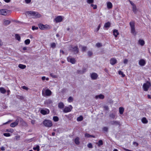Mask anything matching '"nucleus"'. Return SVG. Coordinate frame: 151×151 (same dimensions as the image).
Wrapping results in <instances>:
<instances>
[{
  "mask_svg": "<svg viewBox=\"0 0 151 151\" xmlns=\"http://www.w3.org/2000/svg\"><path fill=\"white\" fill-rule=\"evenodd\" d=\"M27 14L29 17L33 18H37L41 16V14L37 12L33 11H30L27 12Z\"/></svg>",
  "mask_w": 151,
  "mask_h": 151,
  "instance_id": "obj_1",
  "label": "nucleus"
},
{
  "mask_svg": "<svg viewBox=\"0 0 151 151\" xmlns=\"http://www.w3.org/2000/svg\"><path fill=\"white\" fill-rule=\"evenodd\" d=\"M129 25L131 28V33L133 35H136L137 32L135 30L134 22L132 21L130 22Z\"/></svg>",
  "mask_w": 151,
  "mask_h": 151,
  "instance_id": "obj_2",
  "label": "nucleus"
},
{
  "mask_svg": "<svg viewBox=\"0 0 151 151\" xmlns=\"http://www.w3.org/2000/svg\"><path fill=\"white\" fill-rule=\"evenodd\" d=\"M142 88L145 91H147L149 88H151V84L150 82L147 81L144 83L142 86Z\"/></svg>",
  "mask_w": 151,
  "mask_h": 151,
  "instance_id": "obj_3",
  "label": "nucleus"
},
{
  "mask_svg": "<svg viewBox=\"0 0 151 151\" xmlns=\"http://www.w3.org/2000/svg\"><path fill=\"white\" fill-rule=\"evenodd\" d=\"M52 93L51 91L49 89H43L42 90V95L44 96H50Z\"/></svg>",
  "mask_w": 151,
  "mask_h": 151,
  "instance_id": "obj_4",
  "label": "nucleus"
},
{
  "mask_svg": "<svg viewBox=\"0 0 151 151\" xmlns=\"http://www.w3.org/2000/svg\"><path fill=\"white\" fill-rule=\"evenodd\" d=\"M43 124L45 127H50L52 126V123L50 120L45 119L43 122Z\"/></svg>",
  "mask_w": 151,
  "mask_h": 151,
  "instance_id": "obj_5",
  "label": "nucleus"
},
{
  "mask_svg": "<svg viewBox=\"0 0 151 151\" xmlns=\"http://www.w3.org/2000/svg\"><path fill=\"white\" fill-rule=\"evenodd\" d=\"M10 11L6 9H3L0 10V14L6 16L9 14Z\"/></svg>",
  "mask_w": 151,
  "mask_h": 151,
  "instance_id": "obj_6",
  "label": "nucleus"
},
{
  "mask_svg": "<svg viewBox=\"0 0 151 151\" xmlns=\"http://www.w3.org/2000/svg\"><path fill=\"white\" fill-rule=\"evenodd\" d=\"M39 28L42 30L49 29L51 28L50 27L49 25L47 24L44 25L43 24H40L39 25Z\"/></svg>",
  "mask_w": 151,
  "mask_h": 151,
  "instance_id": "obj_7",
  "label": "nucleus"
},
{
  "mask_svg": "<svg viewBox=\"0 0 151 151\" xmlns=\"http://www.w3.org/2000/svg\"><path fill=\"white\" fill-rule=\"evenodd\" d=\"M63 18V17L61 16H58L56 17L54 21L56 23H58L61 22Z\"/></svg>",
  "mask_w": 151,
  "mask_h": 151,
  "instance_id": "obj_8",
  "label": "nucleus"
},
{
  "mask_svg": "<svg viewBox=\"0 0 151 151\" xmlns=\"http://www.w3.org/2000/svg\"><path fill=\"white\" fill-rule=\"evenodd\" d=\"M129 1L131 5L132 6V11L133 12L135 13H136L137 10L136 8V7L135 5L131 1L129 0Z\"/></svg>",
  "mask_w": 151,
  "mask_h": 151,
  "instance_id": "obj_9",
  "label": "nucleus"
},
{
  "mask_svg": "<svg viewBox=\"0 0 151 151\" xmlns=\"http://www.w3.org/2000/svg\"><path fill=\"white\" fill-rule=\"evenodd\" d=\"M72 109V107L71 105L65 107L63 109V111L64 113H67L70 112Z\"/></svg>",
  "mask_w": 151,
  "mask_h": 151,
  "instance_id": "obj_10",
  "label": "nucleus"
},
{
  "mask_svg": "<svg viewBox=\"0 0 151 151\" xmlns=\"http://www.w3.org/2000/svg\"><path fill=\"white\" fill-rule=\"evenodd\" d=\"M139 64L141 66H145L146 63V61L144 59H141L139 60Z\"/></svg>",
  "mask_w": 151,
  "mask_h": 151,
  "instance_id": "obj_11",
  "label": "nucleus"
},
{
  "mask_svg": "<svg viewBox=\"0 0 151 151\" xmlns=\"http://www.w3.org/2000/svg\"><path fill=\"white\" fill-rule=\"evenodd\" d=\"M67 60L73 64H74L75 63V59L74 58H72L70 56L68 57L67 58Z\"/></svg>",
  "mask_w": 151,
  "mask_h": 151,
  "instance_id": "obj_12",
  "label": "nucleus"
},
{
  "mask_svg": "<svg viewBox=\"0 0 151 151\" xmlns=\"http://www.w3.org/2000/svg\"><path fill=\"white\" fill-rule=\"evenodd\" d=\"M106 6L108 9H111L113 7V4L112 3L109 1H108L106 2Z\"/></svg>",
  "mask_w": 151,
  "mask_h": 151,
  "instance_id": "obj_13",
  "label": "nucleus"
},
{
  "mask_svg": "<svg viewBox=\"0 0 151 151\" xmlns=\"http://www.w3.org/2000/svg\"><path fill=\"white\" fill-rule=\"evenodd\" d=\"M138 44L141 46H143L145 44V42L142 39H139L138 41Z\"/></svg>",
  "mask_w": 151,
  "mask_h": 151,
  "instance_id": "obj_14",
  "label": "nucleus"
},
{
  "mask_svg": "<svg viewBox=\"0 0 151 151\" xmlns=\"http://www.w3.org/2000/svg\"><path fill=\"white\" fill-rule=\"evenodd\" d=\"M19 120L18 119H17L14 122L12 123L10 126L11 127H14L16 126L19 123Z\"/></svg>",
  "mask_w": 151,
  "mask_h": 151,
  "instance_id": "obj_15",
  "label": "nucleus"
},
{
  "mask_svg": "<svg viewBox=\"0 0 151 151\" xmlns=\"http://www.w3.org/2000/svg\"><path fill=\"white\" fill-rule=\"evenodd\" d=\"M117 62L115 58H111L110 61V63L112 65H113L115 64Z\"/></svg>",
  "mask_w": 151,
  "mask_h": 151,
  "instance_id": "obj_16",
  "label": "nucleus"
},
{
  "mask_svg": "<svg viewBox=\"0 0 151 151\" xmlns=\"http://www.w3.org/2000/svg\"><path fill=\"white\" fill-rule=\"evenodd\" d=\"M50 111L48 109L44 110L42 109L40 111V113L44 115L48 114L49 113Z\"/></svg>",
  "mask_w": 151,
  "mask_h": 151,
  "instance_id": "obj_17",
  "label": "nucleus"
},
{
  "mask_svg": "<svg viewBox=\"0 0 151 151\" xmlns=\"http://www.w3.org/2000/svg\"><path fill=\"white\" fill-rule=\"evenodd\" d=\"M98 75L95 73H93L91 75V77L92 79H96Z\"/></svg>",
  "mask_w": 151,
  "mask_h": 151,
  "instance_id": "obj_18",
  "label": "nucleus"
},
{
  "mask_svg": "<svg viewBox=\"0 0 151 151\" xmlns=\"http://www.w3.org/2000/svg\"><path fill=\"white\" fill-rule=\"evenodd\" d=\"M119 33L117 30L116 29H114L113 31V35L115 37H117L118 35H119Z\"/></svg>",
  "mask_w": 151,
  "mask_h": 151,
  "instance_id": "obj_19",
  "label": "nucleus"
},
{
  "mask_svg": "<svg viewBox=\"0 0 151 151\" xmlns=\"http://www.w3.org/2000/svg\"><path fill=\"white\" fill-rule=\"evenodd\" d=\"M64 104L63 102H60L58 104V106L59 109H63L64 108Z\"/></svg>",
  "mask_w": 151,
  "mask_h": 151,
  "instance_id": "obj_20",
  "label": "nucleus"
},
{
  "mask_svg": "<svg viewBox=\"0 0 151 151\" xmlns=\"http://www.w3.org/2000/svg\"><path fill=\"white\" fill-rule=\"evenodd\" d=\"M104 98V95L101 94L99 95L96 96L95 98L96 99H103Z\"/></svg>",
  "mask_w": 151,
  "mask_h": 151,
  "instance_id": "obj_21",
  "label": "nucleus"
},
{
  "mask_svg": "<svg viewBox=\"0 0 151 151\" xmlns=\"http://www.w3.org/2000/svg\"><path fill=\"white\" fill-rule=\"evenodd\" d=\"M142 122V123L143 124H147L148 122V121L146 119V118L145 117H143L142 118V119H141Z\"/></svg>",
  "mask_w": 151,
  "mask_h": 151,
  "instance_id": "obj_22",
  "label": "nucleus"
},
{
  "mask_svg": "<svg viewBox=\"0 0 151 151\" xmlns=\"http://www.w3.org/2000/svg\"><path fill=\"white\" fill-rule=\"evenodd\" d=\"M111 124L113 125H120V122L117 121H114L111 122Z\"/></svg>",
  "mask_w": 151,
  "mask_h": 151,
  "instance_id": "obj_23",
  "label": "nucleus"
},
{
  "mask_svg": "<svg viewBox=\"0 0 151 151\" xmlns=\"http://www.w3.org/2000/svg\"><path fill=\"white\" fill-rule=\"evenodd\" d=\"M4 24L5 25H8L10 23V21L8 20H4Z\"/></svg>",
  "mask_w": 151,
  "mask_h": 151,
  "instance_id": "obj_24",
  "label": "nucleus"
},
{
  "mask_svg": "<svg viewBox=\"0 0 151 151\" xmlns=\"http://www.w3.org/2000/svg\"><path fill=\"white\" fill-rule=\"evenodd\" d=\"M0 92L2 93H4L6 92V90L3 87L0 88Z\"/></svg>",
  "mask_w": 151,
  "mask_h": 151,
  "instance_id": "obj_25",
  "label": "nucleus"
},
{
  "mask_svg": "<svg viewBox=\"0 0 151 151\" xmlns=\"http://www.w3.org/2000/svg\"><path fill=\"white\" fill-rule=\"evenodd\" d=\"M119 112L120 114H122L124 111V108L122 107H120L119 108Z\"/></svg>",
  "mask_w": 151,
  "mask_h": 151,
  "instance_id": "obj_26",
  "label": "nucleus"
},
{
  "mask_svg": "<svg viewBox=\"0 0 151 151\" xmlns=\"http://www.w3.org/2000/svg\"><path fill=\"white\" fill-rule=\"evenodd\" d=\"M110 117L113 119H116V116L115 114L114 113H112L110 115Z\"/></svg>",
  "mask_w": 151,
  "mask_h": 151,
  "instance_id": "obj_27",
  "label": "nucleus"
},
{
  "mask_svg": "<svg viewBox=\"0 0 151 151\" xmlns=\"http://www.w3.org/2000/svg\"><path fill=\"white\" fill-rule=\"evenodd\" d=\"M16 39L19 41H20L21 38L19 35L18 34H16L15 35Z\"/></svg>",
  "mask_w": 151,
  "mask_h": 151,
  "instance_id": "obj_28",
  "label": "nucleus"
},
{
  "mask_svg": "<svg viewBox=\"0 0 151 151\" xmlns=\"http://www.w3.org/2000/svg\"><path fill=\"white\" fill-rule=\"evenodd\" d=\"M18 67L20 68L23 69L26 67V66L24 65L19 64L18 65Z\"/></svg>",
  "mask_w": 151,
  "mask_h": 151,
  "instance_id": "obj_29",
  "label": "nucleus"
},
{
  "mask_svg": "<svg viewBox=\"0 0 151 151\" xmlns=\"http://www.w3.org/2000/svg\"><path fill=\"white\" fill-rule=\"evenodd\" d=\"M85 136L86 137V138H89L91 137H94V136L92 135H90L88 133H86L85 134Z\"/></svg>",
  "mask_w": 151,
  "mask_h": 151,
  "instance_id": "obj_30",
  "label": "nucleus"
},
{
  "mask_svg": "<svg viewBox=\"0 0 151 151\" xmlns=\"http://www.w3.org/2000/svg\"><path fill=\"white\" fill-rule=\"evenodd\" d=\"M86 1L87 4H90L94 2V0H86Z\"/></svg>",
  "mask_w": 151,
  "mask_h": 151,
  "instance_id": "obj_31",
  "label": "nucleus"
},
{
  "mask_svg": "<svg viewBox=\"0 0 151 151\" xmlns=\"http://www.w3.org/2000/svg\"><path fill=\"white\" fill-rule=\"evenodd\" d=\"M110 23L109 22H107L105 24L104 27L105 28H108L110 27Z\"/></svg>",
  "mask_w": 151,
  "mask_h": 151,
  "instance_id": "obj_32",
  "label": "nucleus"
},
{
  "mask_svg": "<svg viewBox=\"0 0 151 151\" xmlns=\"http://www.w3.org/2000/svg\"><path fill=\"white\" fill-rule=\"evenodd\" d=\"M83 117L82 116H80L79 117H78L77 120L78 121H81L83 120Z\"/></svg>",
  "mask_w": 151,
  "mask_h": 151,
  "instance_id": "obj_33",
  "label": "nucleus"
},
{
  "mask_svg": "<svg viewBox=\"0 0 151 151\" xmlns=\"http://www.w3.org/2000/svg\"><path fill=\"white\" fill-rule=\"evenodd\" d=\"M79 47L83 51H85L87 50V48L85 46H81Z\"/></svg>",
  "mask_w": 151,
  "mask_h": 151,
  "instance_id": "obj_34",
  "label": "nucleus"
},
{
  "mask_svg": "<svg viewBox=\"0 0 151 151\" xmlns=\"http://www.w3.org/2000/svg\"><path fill=\"white\" fill-rule=\"evenodd\" d=\"M90 6H91L93 7V9H96L97 8V5L96 4H94L93 3L91 4Z\"/></svg>",
  "mask_w": 151,
  "mask_h": 151,
  "instance_id": "obj_35",
  "label": "nucleus"
},
{
  "mask_svg": "<svg viewBox=\"0 0 151 151\" xmlns=\"http://www.w3.org/2000/svg\"><path fill=\"white\" fill-rule=\"evenodd\" d=\"M33 149L35 150H37V151H39L40 146L39 145H37L36 146V147H34L33 148Z\"/></svg>",
  "mask_w": 151,
  "mask_h": 151,
  "instance_id": "obj_36",
  "label": "nucleus"
},
{
  "mask_svg": "<svg viewBox=\"0 0 151 151\" xmlns=\"http://www.w3.org/2000/svg\"><path fill=\"white\" fill-rule=\"evenodd\" d=\"M98 146H100L101 145H102L103 144V141L101 140H100L98 142Z\"/></svg>",
  "mask_w": 151,
  "mask_h": 151,
  "instance_id": "obj_37",
  "label": "nucleus"
},
{
  "mask_svg": "<svg viewBox=\"0 0 151 151\" xmlns=\"http://www.w3.org/2000/svg\"><path fill=\"white\" fill-rule=\"evenodd\" d=\"M53 119L55 122H57L59 120L57 116H54L53 118Z\"/></svg>",
  "mask_w": 151,
  "mask_h": 151,
  "instance_id": "obj_38",
  "label": "nucleus"
},
{
  "mask_svg": "<svg viewBox=\"0 0 151 151\" xmlns=\"http://www.w3.org/2000/svg\"><path fill=\"white\" fill-rule=\"evenodd\" d=\"M24 42L25 44L27 45H28L30 43V40L29 39H27Z\"/></svg>",
  "mask_w": 151,
  "mask_h": 151,
  "instance_id": "obj_39",
  "label": "nucleus"
},
{
  "mask_svg": "<svg viewBox=\"0 0 151 151\" xmlns=\"http://www.w3.org/2000/svg\"><path fill=\"white\" fill-rule=\"evenodd\" d=\"M56 46V44L55 43H52L51 44L50 46L51 47L53 48H55Z\"/></svg>",
  "mask_w": 151,
  "mask_h": 151,
  "instance_id": "obj_40",
  "label": "nucleus"
},
{
  "mask_svg": "<svg viewBox=\"0 0 151 151\" xmlns=\"http://www.w3.org/2000/svg\"><path fill=\"white\" fill-rule=\"evenodd\" d=\"M73 99L71 97H69V98L68 99V101L69 102H72L73 101Z\"/></svg>",
  "mask_w": 151,
  "mask_h": 151,
  "instance_id": "obj_41",
  "label": "nucleus"
},
{
  "mask_svg": "<svg viewBox=\"0 0 151 151\" xmlns=\"http://www.w3.org/2000/svg\"><path fill=\"white\" fill-rule=\"evenodd\" d=\"M118 73L120 75H121L122 76V77H124L125 76V75L124 74L123 72H122L121 71L119 70L118 72Z\"/></svg>",
  "mask_w": 151,
  "mask_h": 151,
  "instance_id": "obj_42",
  "label": "nucleus"
},
{
  "mask_svg": "<svg viewBox=\"0 0 151 151\" xmlns=\"http://www.w3.org/2000/svg\"><path fill=\"white\" fill-rule=\"evenodd\" d=\"M128 62V60L127 59H124L123 60V62L124 64H127Z\"/></svg>",
  "mask_w": 151,
  "mask_h": 151,
  "instance_id": "obj_43",
  "label": "nucleus"
},
{
  "mask_svg": "<svg viewBox=\"0 0 151 151\" xmlns=\"http://www.w3.org/2000/svg\"><path fill=\"white\" fill-rule=\"evenodd\" d=\"M50 76L53 78H57V76L55 75H54L53 73H50Z\"/></svg>",
  "mask_w": 151,
  "mask_h": 151,
  "instance_id": "obj_44",
  "label": "nucleus"
},
{
  "mask_svg": "<svg viewBox=\"0 0 151 151\" xmlns=\"http://www.w3.org/2000/svg\"><path fill=\"white\" fill-rule=\"evenodd\" d=\"M79 138L78 137H76V145H78L79 143Z\"/></svg>",
  "mask_w": 151,
  "mask_h": 151,
  "instance_id": "obj_45",
  "label": "nucleus"
},
{
  "mask_svg": "<svg viewBox=\"0 0 151 151\" xmlns=\"http://www.w3.org/2000/svg\"><path fill=\"white\" fill-rule=\"evenodd\" d=\"M38 29V27H35V26H33L32 27V29L33 30H37Z\"/></svg>",
  "mask_w": 151,
  "mask_h": 151,
  "instance_id": "obj_46",
  "label": "nucleus"
},
{
  "mask_svg": "<svg viewBox=\"0 0 151 151\" xmlns=\"http://www.w3.org/2000/svg\"><path fill=\"white\" fill-rule=\"evenodd\" d=\"M93 54L92 52L91 51H89L88 52V55L89 56H91Z\"/></svg>",
  "mask_w": 151,
  "mask_h": 151,
  "instance_id": "obj_47",
  "label": "nucleus"
},
{
  "mask_svg": "<svg viewBox=\"0 0 151 151\" xmlns=\"http://www.w3.org/2000/svg\"><path fill=\"white\" fill-rule=\"evenodd\" d=\"M4 136L6 137H9L10 136L9 133H5L4 134Z\"/></svg>",
  "mask_w": 151,
  "mask_h": 151,
  "instance_id": "obj_48",
  "label": "nucleus"
},
{
  "mask_svg": "<svg viewBox=\"0 0 151 151\" xmlns=\"http://www.w3.org/2000/svg\"><path fill=\"white\" fill-rule=\"evenodd\" d=\"M101 45H102L101 44V43H97L96 44V46L98 47H100L101 46Z\"/></svg>",
  "mask_w": 151,
  "mask_h": 151,
  "instance_id": "obj_49",
  "label": "nucleus"
},
{
  "mask_svg": "<svg viewBox=\"0 0 151 151\" xmlns=\"http://www.w3.org/2000/svg\"><path fill=\"white\" fill-rule=\"evenodd\" d=\"M88 147L89 148H92V144L91 143H89L88 145Z\"/></svg>",
  "mask_w": 151,
  "mask_h": 151,
  "instance_id": "obj_50",
  "label": "nucleus"
},
{
  "mask_svg": "<svg viewBox=\"0 0 151 151\" xmlns=\"http://www.w3.org/2000/svg\"><path fill=\"white\" fill-rule=\"evenodd\" d=\"M101 27V26L100 24H99L97 29H96V31L97 32H98L99 31V29Z\"/></svg>",
  "mask_w": 151,
  "mask_h": 151,
  "instance_id": "obj_51",
  "label": "nucleus"
},
{
  "mask_svg": "<svg viewBox=\"0 0 151 151\" xmlns=\"http://www.w3.org/2000/svg\"><path fill=\"white\" fill-rule=\"evenodd\" d=\"M22 88L26 90H28V88L26 86H23L22 87Z\"/></svg>",
  "mask_w": 151,
  "mask_h": 151,
  "instance_id": "obj_52",
  "label": "nucleus"
},
{
  "mask_svg": "<svg viewBox=\"0 0 151 151\" xmlns=\"http://www.w3.org/2000/svg\"><path fill=\"white\" fill-rule=\"evenodd\" d=\"M108 129L107 127H104V128H103V130L104 131H106V132L108 130Z\"/></svg>",
  "mask_w": 151,
  "mask_h": 151,
  "instance_id": "obj_53",
  "label": "nucleus"
},
{
  "mask_svg": "<svg viewBox=\"0 0 151 151\" xmlns=\"http://www.w3.org/2000/svg\"><path fill=\"white\" fill-rule=\"evenodd\" d=\"M25 1L26 3L27 4L30 3L31 1V0H25Z\"/></svg>",
  "mask_w": 151,
  "mask_h": 151,
  "instance_id": "obj_54",
  "label": "nucleus"
},
{
  "mask_svg": "<svg viewBox=\"0 0 151 151\" xmlns=\"http://www.w3.org/2000/svg\"><path fill=\"white\" fill-rule=\"evenodd\" d=\"M3 45V43L2 40L0 39V47L2 46Z\"/></svg>",
  "mask_w": 151,
  "mask_h": 151,
  "instance_id": "obj_55",
  "label": "nucleus"
},
{
  "mask_svg": "<svg viewBox=\"0 0 151 151\" xmlns=\"http://www.w3.org/2000/svg\"><path fill=\"white\" fill-rule=\"evenodd\" d=\"M1 150L2 151H4L5 150V148L4 147H1Z\"/></svg>",
  "mask_w": 151,
  "mask_h": 151,
  "instance_id": "obj_56",
  "label": "nucleus"
},
{
  "mask_svg": "<svg viewBox=\"0 0 151 151\" xmlns=\"http://www.w3.org/2000/svg\"><path fill=\"white\" fill-rule=\"evenodd\" d=\"M11 121H9L6 123H4L3 124V125H5L6 124H8L9 122H10Z\"/></svg>",
  "mask_w": 151,
  "mask_h": 151,
  "instance_id": "obj_57",
  "label": "nucleus"
},
{
  "mask_svg": "<svg viewBox=\"0 0 151 151\" xmlns=\"http://www.w3.org/2000/svg\"><path fill=\"white\" fill-rule=\"evenodd\" d=\"M78 72L79 73H83L85 71H78Z\"/></svg>",
  "mask_w": 151,
  "mask_h": 151,
  "instance_id": "obj_58",
  "label": "nucleus"
},
{
  "mask_svg": "<svg viewBox=\"0 0 151 151\" xmlns=\"http://www.w3.org/2000/svg\"><path fill=\"white\" fill-rule=\"evenodd\" d=\"M124 150H125L126 151H132L131 150L126 149L125 148H124Z\"/></svg>",
  "mask_w": 151,
  "mask_h": 151,
  "instance_id": "obj_59",
  "label": "nucleus"
},
{
  "mask_svg": "<svg viewBox=\"0 0 151 151\" xmlns=\"http://www.w3.org/2000/svg\"><path fill=\"white\" fill-rule=\"evenodd\" d=\"M45 79V76H43L42 77V79L44 81Z\"/></svg>",
  "mask_w": 151,
  "mask_h": 151,
  "instance_id": "obj_60",
  "label": "nucleus"
},
{
  "mask_svg": "<svg viewBox=\"0 0 151 151\" xmlns=\"http://www.w3.org/2000/svg\"><path fill=\"white\" fill-rule=\"evenodd\" d=\"M4 1L6 2H9L10 1V0H4Z\"/></svg>",
  "mask_w": 151,
  "mask_h": 151,
  "instance_id": "obj_61",
  "label": "nucleus"
},
{
  "mask_svg": "<svg viewBox=\"0 0 151 151\" xmlns=\"http://www.w3.org/2000/svg\"><path fill=\"white\" fill-rule=\"evenodd\" d=\"M23 50H27V47H23Z\"/></svg>",
  "mask_w": 151,
  "mask_h": 151,
  "instance_id": "obj_62",
  "label": "nucleus"
},
{
  "mask_svg": "<svg viewBox=\"0 0 151 151\" xmlns=\"http://www.w3.org/2000/svg\"><path fill=\"white\" fill-rule=\"evenodd\" d=\"M133 144H134V145H136V146H137L138 145V144H137V142H133Z\"/></svg>",
  "mask_w": 151,
  "mask_h": 151,
  "instance_id": "obj_63",
  "label": "nucleus"
},
{
  "mask_svg": "<svg viewBox=\"0 0 151 151\" xmlns=\"http://www.w3.org/2000/svg\"><path fill=\"white\" fill-rule=\"evenodd\" d=\"M147 97H148V98L151 99V95H147Z\"/></svg>",
  "mask_w": 151,
  "mask_h": 151,
  "instance_id": "obj_64",
  "label": "nucleus"
}]
</instances>
